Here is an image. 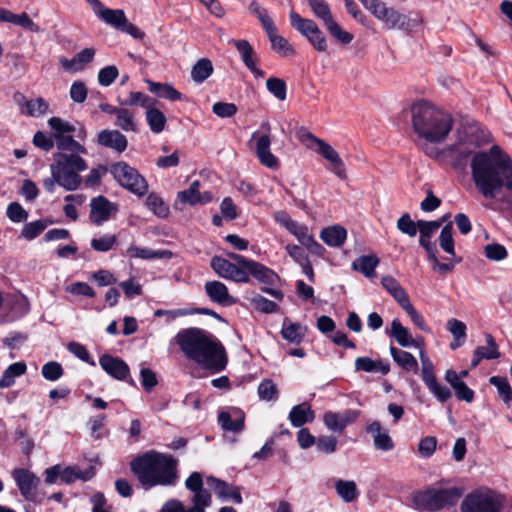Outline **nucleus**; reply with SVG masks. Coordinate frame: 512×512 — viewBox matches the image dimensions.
<instances>
[{
    "mask_svg": "<svg viewBox=\"0 0 512 512\" xmlns=\"http://www.w3.org/2000/svg\"><path fill=\"white\" fill-rule=\"evenodd\" d=\"M475 149L472 141L461 140L443 153L457 170H464L471 157V175L477 191L487 200L512 208V158L498 145L488 151Z\"/></svg>",
    "mask_w": 512,
    "mask_h": 512,
    "instance_id": "f257e3e1",
    "label": "nucleus"
},
{
    "mask_svg": "<svg viewBox=\"0 0 512 512\" xmlns=\"http://www.w3.org/2000/svg\"><path fill=\"white\" fill-rule=\"evenodd\" d=\"M175 341L186 358L203 368L213 372L225 369V348L212 333L196 327L185 328L176 334Z\"/></svg>",
    "mask_w": 512,
    "mask_h": 512,
    "instance_id": "f03ea898",
    "label": "nucleus"
},
{
    "mask_svg": "<svg viewBox=\"0 0 512 512\" xmlns=\"http://www.w3.org/2000/svg\"><path fill=\"white\" fill-rule=\"evenodd\" d=\"M130 467L145 488L173 486L178 480L177 460L170 455L151 451L133 459Z\"/></svg>",
    "mask_w": 512,
    "mask_h": 512,
    "instance_id": "7ed1b4c3",
    "label": "nucleus"
},
{
    "mask_svg": "<svg viewBox=\"0 0 512 512\" xmlns=\"http://www.w3.org/2000/svg\"><path fill=\"white\" fill-rule=\"evenodd\" d=\"M412 126L417 135L428 142L440 143L453 127L452 116L426 101L411 106Z\"/></svg>",
    "mask_w": 512,
    "mask_h": 512,
    "instance_id": "20e7f679",
    "label": "nucleus"
},
{
    "mask_svg": "<svg viewBox=\"0 0 512 512\" xmlns=\"http://www.w3.org/2000/svg\"><path fill=\"white\" fill-rule=\"evenodd\" d=\"M462 494L461 488L438 482L415 493L412 502L420 512H438L455 506Z\"/></svg>",
    "mask_w": 512,
    "mask_h": 512,
    "instance_id": "39448f33",
    "label": "nucleus"
},
{
    "mask_svg": "<svg viewBox=\"0 0 512 512\" xmlns=\"http://www.w3.org/2000/svg\"><path fill=\"white\" fill-rule=\"evenodd\" d=\"M54 162L50 172H54L59 180V186L66 191L77 190L81 183V172L88 169V163L76 153L58 152L54 154Z\"/></svg>",
    "mask_w": 512,
    "mask_h": 512,
    "instance_id": "423d86ee",
    "label": "nucleus"
},
{
    "mask_svg": "<svg viewBox=\"0 0 512 512\" xmlns=\"http://www.w3.org/2000/svg\"><path fill=\"white\" fill-rule=\"evenodd\" d=\"M462 512H502L504 496L493 490H475L467 494L461 503Z\"/></svg>",
    "mask_w": 512,
    "mask_h": 512,
    "instance_id": "0eeeda50",
    "label": "nucleus"
},
{
    "mask_svg": "<svg viewBox=\"0 0 512 512\" xmlns=\"http://www.w3.org/2000/svg\"><path fill=\"white\" fill-rule=\"evenodd\" d=\"M228 259L221 256H214L210 261L212 270L223 279L231 280L236 283H248L249 277L245 272L243 262L236 257H243L240 254L227 252Z\"/></svg>",
    "mask_w": 512,
    "mask_h": 512,
    "instance_id": "6e6552de",
    "label": "nucleus"
},
{
    "mask_svg": "<svg viewBox=\"0 0 512 512\" xmlns=\"http://www.w3.org/2000/svg\"><path fill=\"white\" fill-rule=\"evenodd\" d=\"M297 136L300 141L307 142L310 141L317 145V153H319L324 159H326L331 167L330 170L340 179L346 178V169L344 162L339 156L338 152L327 142L324 140L317 138L311 132L306 130L305 128H300L297 132Z\"/></svg>",
    "mask_w": 512,
    "mask_h": 512,
    "instance_id": "1a4fd4ad",
    "label": "nucleus"
},
{
    "mask_svg": "<svg viewBox=\"0 0 512 512\" xmlns=\"http://www.w3.org/2000/svg\"><path fill=\"white\" fill-rule=\"evenodd\" d=\"M111 172L118 183L132 193L142 196L148 190L146 180L138 171L125 162H118L111 167Z\"/></svg>",
    "mask_w": 512,
    "mask_h": 512,
    "instance_id": "9d476101",
    "label": "nucleus"
},
{
    "mask_svg": "<svg viewBox=\"0 0 512 512\" xmlns=\"http://www.w3.org/2000/svg\"><path fill=\"white\" fill-rule=\"evenodd\" d=\"M308 4L314 15L323 21L328 32L340 43L349 44L353 40V35L343 30L334 20L329 5L325 0H308Z\"/></svg>",
    "mask_w": 512,
    "mask_h": 512,
    "instance_id": "9b49d317",
    "label": "nucleus"
},
{
    "mask_svg": "<svg viewBox=\"0 0 512 512\" xmlns=\"http://www.w3.org/2000/svg\"><path fill=\"white\" fill-rule=\"evenodd\" d=\"M419 357L421 361V376L424 384L430 393L441 403L446 402L451 397V391L448 387L440 384L434 374V365L426 355L424 346L420 348Z\"/></svg>",
    "mask_w": 512,
    "mask_h": 512,
    "instance_id": "f8f14e48",
    "label": "nucleus"
},
{
    "mask_svg": "<svg viewBox=\"0 0 512 512\" xmlns=\"http://www.w3.org/2000/svg\"><path fill=\"white\" fill-rule=\"evenodd\" d=\"M375 18L383 22L387 29L412 31L422 24L421 17L409 18L394 8L387 7L385 3H383L382 7L378 10Z\"/></svg>",
    "mask_w": 512,
    "mask_h": 512,
    "instance_id": "ddd939ff",
    "label": "nucleus"
},
{
    "mask_svg": "<svg viewBox=\"0 0 512 512\" xmlns=\"http://www.w3.org/2000/svg\"><path fill=\"white\" fill-rule=\"evenodd\" d=\"M12 477L25 500L30 502L38 501V487L41 483L39 477L25 468H15L12 471Z\"/></svg>",
    "mask_w": 512,
    "mask_h": 512,
    "instance_id": "4468645a",
    "label": "nucleus"
},
{
    "mask_svg": "<svg viewBox=\"0 0 512 512\" xmlns=\"http://www.w3.org/2000/svg\"><path fill=\"white\" fill-rule=\"evenodd\" d=\"M185 486L190 491L194 492L191 498L192 507L189 512H205V509L211 505V494L209 491L203 489L202 476L198 472H193L186 479Z\"/></svg>",
    "mask_w": 512,
    "mask_h": 512,
    "instance_id": "2eb2a0df",
    "label": "nucleus"
},
{
    "mask_svg": "<svg viewBox=\"0 0 512 512\" xmlns=\"http://www.w3.org/2000/svg\"><path fill=\"white\" fill-rule=\"evenodd\" d=\"M360 415L361 411L355 409H347L342 412L327 411L323 415V422L328 430L341 433L348 425L354 423Z\"/></svg>",
    "mask_w": 512,
    "mask_h": 512,
    "instance_id": "dca6fc26",
    "label": "nucleus"
},
{
    "mask_svg": "<svg viewBox=\"0 0 512 512\" xmlns=\"http://www.w3.org/2000/svg\"><path fill=\"white\" fill-rule=\"evenodd\" d=\"M261 127L265 130L266 133L256 138V155L262 165L270 169H277L279 167V160L270 151V124L268 122H264L262 123Z\"/></svg>",
    "mask_w": 512,
    "mask_h": 512,
    "instance_id": "f3484780",
    "label": "nucleus"
},
{
    "mask_svg": "<svg viewBox=\"0 0 512 512\" xmlns=\"http://www.w3.org/2000/svg\"><path fill=\"white\" fill-rule=\"evenodd\" d=\"M94 14L107 25L120 30L126 23V15L121 9H110L103 5L100 0H90Z\"/></svg>",
    "mask_w": 512,
    "mask_h": 512,
    "instance_id": "a211bd4d",
    "label": "nucleus"
},
{
    "mask_svg": "<svg viewBox=\"0 0 512 512\" xmlns=\"http://www.w3.org/2000/svg\"><path fill=\"white\" fill-rule=\"evenodd\" d=\"M116 211L117 207L114 203L110 202L104 196H98L93 198L90 202L89 218L95 225L100 226L108 221L112 213Z\"/></svg>",
    "mask_w": 512,
    "mask_h": 512,
    "instance_id": "6ab92c4d",
    "label": "nucleus"
},
{
    "mask_svg": "<svg viewBox=\"0 0 512 512\" xmlns=\"http://www.w3.org/2000/svg\"><path fill=\"white\" fill-rule=\"evenodd\" d=\"M236 259L243 262L245 272L249 278L253 276L258 281L268 285L274 284L278 279V275L272 269L255 260L246 257H236Z\"/></svg>",
    "mask_w": 512,
    "mask_h": 512,
    "instance_id": "aec40b11",
    "label": "nucleus"
},
{
    "mask_svg": "<svg viewBox=\"0 0 512 512\" xmlns=\"http://www.w3.org/2000/svg\"><path fill=\"white\" fill-rule=\"evenodd\" d=\"M99 365L109 376L119 381L125 380L130 374V369L126 362L110 354L100 356Z\"/></svg>",
    "mask_w": 512,
    "mask_h": 512,
    "instance_id": "412c9836",
    "label": "nucleus"
},
{
    "mask_svg": "<svg viewBox=\"0 0 512 512\" xmlns=\"http://www.w3.org/2000/svg\"><path fill=\"white\" fill-rule=\"evenodd\" d=\"M365 430L371 435L375 449L387 452L394 448V442L388 430L382 426L380 421L374 420L370 422Z\"/></svg>",
    "mask_w": 512,
    "mask_h": 512,
    "instance_id": "4be33fe9",
    "label": "nucleus"
},
{
    "mask_svg": "<svg viewBox=\"0 0 512 512\" xmlns=\"http://www.w3.org/2000/svg\"><path fill=\"white\" fill-rule=\"evenodd\" d=\"M218 422L225 431L241 433L245 428V414L238 408H232L222 411L218 415Z\"/></svg>",
    "mask_w": 512,
    "mask_h": 512,
    "instance_id": "5701e85b",
    "label": "nucleus"
},
{
    "mask_svg": "<svg viewBox=\"0 0 512 512\" xmlns=\"http://www.w3.org/2000/svg\"><path fill=\"white\" fill-rule=\"evenodd\" d=\"M204 290L208 298L214 303L222 306H230L235 303V298L229 294L227 286L218 280L206 282Z\"/></svg>",
    "mask_w": 512,
    "mask_h": 512,
    "instance_id": "b1692460",
    "label": "nucleus"
},
{
    "mask_svg": "<svg viewBox=\"0 0 512 512\" xmlns=\"http://www.w3.org/2000/svg\"><path fill=\"white\" fill-rule=\"evenodd\" d=\"M389 335L393 337L401 347L421 348L424 346L423 339H413L409 330L402 325L399 319L395 318L391 322Z\"/></svg>",
    "mask_w": 512,
    "mask_h": 512,
    "instance_id": "393cba45",
    "label": "nucleus"
},
{
    "mask_svg": "<svg viewBox=\"0 0 512 512\" xmlns=\"http://www.w3.org/2000/svg\"><path fill=\"white\" fill-rule=\"evenodd\" d=\"M207 483L211 486L215 494L221 499H231L236 504H241L243 499L240 493V488L234 485H230L224 481H221L215 477H208Z\"/></svg>",
    "mask_w": 512,
    "mask_h": 512,
    "instance_id": "a878e982",
    "label": "nucleus"
},
{
    "mask_svg": "<svg viewBox=\"0 0 512 512\" xmlns=\"http://www.w3.org/2000/svg\"><path fill=\"white\" fill-rule=\"evenodd\" d=\"M98 143L104 147L114 149L118 152H123L128 145L125 135L118 130H102L98 134Z\"/></svg>",
    "mask_w": 512,
    "mask_h": 512,
    "instance_id": "bb28decb",
    "label": "nucleus"
},
{
    "mask_svg": "<svg viewBox=\"0 0 512 512\" xmlns=\"http://www.w3.org/2000/svg\"><path fill=\"white\" fill-rule=\"evenodd\" d=\"M3 304L12 313V318L21 317L29 311V303L27 298L22 294H9L3 297Z\"/></svg>",
    "mask_w": 512,
    "mask_h": 512,
    "instance_id": "cd10ccee",
    "label": "nucleus"
},
{
    "mask_svg": "<svg viewBox=\"0 0 512 512\" xmlns=\"http://www.w3.org/2000/svg\"><path fill=\"white\" fill-rule=\"evenodd\" d=\"M314 419L315 412L307 402L293 406L289 413V420L294 427H301L306 423H311Z\"/></svg>",
    "mask_w": 512,
    "mask_h": 512,
    "instance_id": "c85d7f7f",
    "label": "nucleus"
},
{
    "mask_svg": "<svg viewBox=\"0 0 512 512\" xmlns=\"http://www.w3.org/2000/svg\"><path fill=\"white\" fill-rule=\"evenodd\" d=\"M116 119L114 125L124 132H138V122L135 117V113L123 106L119 107L118 112L115 115Z\"/></svg>",
    "mask_w": 512,
    "mask_h": 512,
    "instance_id": "c756f323",
    "label": "nucleus"
},
{
    "mask_svg": "<svg viewBox=\"0 0 512 512\" xmlns=\"http://www.w3.org/2000/svg\"><path fill=\"white\" fill-rule=\"evenodd\" d=\"M390 354L397 365L403 370L413 373L418 372L417 359L411 353L391 346Z\"/></svg>",
    "mask_w": 512,
    "mask_h": 512,
    "instance_id": "7c9ffc66",
    "label": "nucleus"
},
{
    "mask_svg": "<svg viewBox=\"0 0 512 512\" xmlns=\"http://www.w3.org/2000/svg\"><path fill=\"white\" fill-rule=\"evenodd\" d=\"M307 328L299 323H292L284 320L281 329L282 337L289 343L299 344L304 339Z\"/></svg>",
    "mask_w": 512,
    "mask_h": 512,
    "instance_id": "2f4dec72",
    "label": "nucleus"
},
{
    "mask_svg": "<svg viewBox=\"0 0 512 512\" xmlns=\"http://www.w3.org/2000/svg\"><path fill=\"white\" fill-rule=\"evenodd\" d=\"M289 18L291 26L307 39L319 28L312 19L302 18L294 10L290 11Z\"/></svg>",
    "mask_w": 512,
    "mask_h": 512,
    "instance_id": "473e14b6",
    "label": "nucleus"
},
{
    "mask_svg": "<svg viewBox=\"0 0 512 512\" xmlns=\"http://www.w3.org/2000/svg\"><path fill=\"white\" fill-rule=\"evenodd\" d=\"M149 91L155 93L158 97L170 101H178L182 99V94L176 90L171 84L158 83L151 80L146 81Z\"/></svg>",
    "mask_w": 512,
    "mask_h": 512,
    "instance_id": "72a5a7b5",
    "label": "nucleus"
},
{
    "mask_svg": "<svg viewBox=\"0 0 512 512\" xmlns=\"http://www.w3.org/2000/svg\"><path fill=\"white\" fill-rule=\"evenodd\" d=\"M347 236L346 230L338 225L327 227L322 229L320 238L329 246L339 247L341 246Z\"/></svg>",
    "mask_w": 512,
    "mask_h": 512,
    "instance_id": "f704fd0d",
    "label": "nucleus"
},
{
    "mask_svg": "<svg viewBox=\"0 0 512 512\" xmlns=\"http://www.w3.org/2000/svg\"><path fill=\"white\" fill-rule=\"evenodd\" d=\"M271 42L272 49L281 57L293 56L295 54L294 47L283 36L277 33V28L267 33Z\"/></svg>",
    "mask_w": 512,
    "mask_h": 512,
    "instance_id": "c9c22d12",
    "label": "nucleus"
},
{
    "mask_svg": "<svg viewBox=\"0 0 512 512\" xmlns=\"http://www.w3.org/2000/svg\"><path fill=\"white\" fill-rule=\"evenodd\" d=\"M354 365L356 371L380 372L383 375H386L390 371L388 364L383 363L381 360L374 361L370 357H358Z\"/></svg>",
    "mask_w": 512,
    "mask_h": 512,
    "instance_id": "e433bc0d",
    "label": "nucleus"
},
{
    "mask_svg": "<svg viewBox=\"0 0 512 512\" xmlns=\"http://www.w3.org/2000/svg\"><path fill=\"white\" fill-rule=\"evenodd\" d=\"M26 364L24 362H15L9 365L0 378V388H9L15 383L17 377L22 376L26 372Z\"/></svg>",
    "mask_w": 512,
    "mask_h": 512,
    "instance_id": "4c0bfd02",
    "label": "nucleus"
},
{
    "mask_svg": "<svg viewBox=\"0 0 512 512\" xmlns=\"http://www.w3.org/2000/svg\"><path fill=\"white\" fill-rule=\"evenodd\" d=\"M117 102L120 106L125 108L139 105L147 109L149 106L154 105V100L152 98L138 91H131L126 99L117 97Z\"/></svg>",
    "mask_w": 512,
    "mask_h": 512,
    "instance_id": "58836bf2",
    "label": "nucleus"
},
{
    "mask_svg": "<svg viewBox=\"0 0 512 512\" xmlns=\"http://www.w3.org/2000/svg\"><path fill=\"white\" fill-rule=\"evenodd\" d=\"M379 263V259L374 255H364L358 257L353 263L352 268L361 272L366 277H373L375 275V268Z\"/></svg>",
    "mask_w": 512,
    "mask_h": 512,
    "instance_id": "ea45409f",
    "label": "nucleus"
},
{
    "mask_svg": "<svg viewBox=\"0 0 512 512\" xmlns=\"http://www.w3.org/2000/svg\"><path fill=\"white\" fill-rule=\"evenodd\" d=\"M335 489L339 497L347 503L354 501L359 495L357 485L352 480H337Z\"/></svg>",
    "mask_w": 512,
    "mask_h": 512,
    "instance_id": "a19ab883",
    "label": "nucleus"
},
{
    "mask_svg": "<svg viewBox=\"0 0 512 512\" xmlns=\"http://www.w3.org/2000/svg\"><path fill=\"white\" fill-rule=\"evenodd\" d=\"M212 62L207 58L198 60L191 69V78L195 83H202L213 73Z\"/></svg>",
    "mask_w": 512,
    "mask_h": 512,
    "instance_id": "79ce46f5",
    "label": "nucleus"
},
{
    "mask_svg": "<svg viewBox=\"0 0 512 512\" xmlns=\"http://www.w3.org/2000/svg\"><path fill=\"white\" fill-rule=\"evenodd\" d=\"M146 121L150 130L158 134L165 128L166 117L159 109L152 105L146 109Z\"/></svg>",
    "mask_w": 512,
    "mask_h": 512,
    "instance_id": "37998d69",
    "label": "nucleus"
},
{
    "mask_svg": "<svg viewBox=\"0 0 512 512\" xmlns=\"http://www.w3.org/2000/svg\"><path fill=\"white\" fill-rule=\"evenodd\" d=\"M56 146L59 150H62L67 153H76L77 155L86 154L87 149L74 140V138L70 135H63L59 138L55 139Z\"/></svg>",
    "mask_w": 512,
    "mask_h": 512,
    "instance_id": "c03bdc74",
    "label": "nucleus"
},
{
    "mask_svg": "<svg viewBox=\"0 0 512 512\" xmlns=\"http://www.w3.org/2000/svg\"><path fill=\"white\" fill-rule=\"evenodd\" d=\"M200 182L198 180L193 181L189 188L178 192L177 198L182 203L189 205H196L200 203Z\"/></svg>",
    "mask_w": 512,
    "mask_h": 512,
    "instance_id": "a18cd8bd",
    "label": "nucleus"
},
{
    "mask_svg": "<svg viewBox=\"0 0 512 512\" xmlns=\"http://www.w3.org/2000/svg\"><path fill=\"white\" fill-rule=\"evenodd\" d=\"M246 67L256 62L255 51L247 40H232Z\"/></svg>",
    "mask_w": 512,
    "mask_h": 512,
    "instance_id": "49530a36",
    "label": "nucleus"
},
{
    "mask_svg": "<svg viewBox=\"0 0 512 512\" xmlns=\"http://www.w3.org/2000/svg\"><path fill=\"white\" fill-rule=\"evenodd\" d=\"M48 125L53 131L54 139L59 138L68 133H72L76 130L75 126L72 123L63 120L60 117H51L48 120Z\"/></svg>",
    "mask_w": 512,
    "mask_h": 512,
    "instance_id": "de8ad7c7",
    "label": "nucleus"
},
{
    "mask_svg": "<svg viewBox=\"0 0 512 512\" xmlns=\"http://www.w3.org/2000/svg\"><path fill=\"white\" fill-rule=\"evenodd\" d=\"M126 253L129 257H132V258H140V259L150 260V259H156V258H164L168 254V251H153L148 248H141V247L131 245L126 250Z\"/></svg>",
    "mask_w": 512,
    "mask_h": 512,
    "instance_id": "09e8293b",
    "label": "nucleus"
},
{
    "mask_svg": "<svg viewBox=\"0 0 512 512\" xmlns=\"http://www.w3.org/2000/svg\"><path fill=\"white\" fill-rule=\"evenodd\" d=\"M146 206L158 217L165 218L169 214V207L163 201V199L154 193H151L146 198Z\"/></svg>",
    "mask_w": 512,
    "mask_h": 512,
    "instance_id": "8fccbe9b",
    "label": "nucleus"
},
{
    "mask_svg": "<svg viewBox=\"0 0 512 512\" xmlns=\"http://www.w3.org/2000/svg\"><path fill=\"white\" fill-rule=\"evenodd\" d=\"M439 244L446 253L452 256L455 255L452 223H448L442 228L439 236Z\"/></svg>",
    "mask_w": 512,
    "mask_h": 512,
    "instance_id": "3c124183",
    "label": "nucleus"
},
{
    "mask_svg": "<svg viewBox=\"0 0 512 512\" xmlns=\"http://www.w3.org/2000/svg\"><path fill=\"white\" fill-rule=\"evenodd\" d=\"M48 103L43 98L39 97L26 101L25 113L31 117H40L48 111Z\"/></svg>",
    "mask_w": 512,
    "mask_h": 512,
    "instance_id": "603ef678",
    "label": "nucleus"
},
{
    "mask_svg": "<svg viewBox=\"0 0 512 512\" xmlns=\"http://www.w3.org/2000/svg\"><path fill=\"white\" fill-rule=\"evenodd\" d=\"M41 374L46 380L54 382L63 376L64 370L59 362L49 361L42 366Z\"/></svg>",
    "mask_w": 512,
    "mask_h": 512,
    "instance_id": "864d4df0",
    "label": "nucleus"
},
{
    "mask_svg": "<svg viewBox=\"0 0 512 512\" xmlns=\"http://www.w3.org/2000/svg\"><path fill=\"white\" fill-rule=\"evenodd\" d=\"M267 90L277 99L283 101L286 99V83L281 78L270 77L266 81Z\"/></svg>",
    "mask_w": 512,
    "mask_h": 512,
    "instance_id": "5fc2aeb1",
    "label": "nucleus"
},
{
    "mask_svg": "<svg viewBox=\"0 0 512 512\" xmlns=\"http://www.w3.org/2000/svg\"><path fill=\"white\" fill-rule=\"evenodd\" d=\"M47 227L46 221L37 220L27 223L21 230V236L27 240H32L40 235Z\"/></svg>",
    "mask_w": 512,
    "mask_h": 512,
    "instance_id": "6e6d98bb",
    "label": "nucleus"
},
{
    "mask_svg": "<svg viewBox=\"0 0 512 512\" xmlns=\"http://www.w3.org/2000/svg\"><path fill=\"white\" fill-rule=\"evenodd\" d=\"M489 382L497 388L504 402L509 403L512 401V388L506 378L493 376L489 379Z\"/></svg>",
    "mask_w": 512,
    "mask_h": 512,
    "instance_id": "4d7b16f0",
    "label": "nucleus"
},
{
    "mask_svg": "<svg viewBox=\"0 0 512 512\" xmlns=\"http://www.w3.org/2000/svg\"><path fill=\"white\" fill-rule=\"evenodd\" d=\"M258 395L265 401L276 400L278 398V389L270 379L263 380L258 386Z\"/></svg>",
    "mask_w": 512,
    "mask_h": 512,
    "instance_id": "13d9d810",
    "label": "nucleus"
},
{
    "mask_svg": "<svg viewBox=\"0 0 512 512\" xmlns=\"http://www.w3.org/2000/svg\"><path fill=\"white\" fill-rule=\"evenodd\" d=\"M92 477L91 472H81L76 467H66L60 470V479L64 483H71L76 479L88 480Z\"/></svg>",
    "mask_w": 512,
    "mask_h": 512,
    "instance_id": "bf43d9fd",
    "label": "nucleus"
},
{
    "mask_svg": "<svg viewBox=\"0 0 512 512\" xmlns=\"http://www.w3.org/2000/svg\"><path fill=\"white\" fill-rule=\"evenodd\" d=\"M117 241L115 235L105 234L99 238H93L91 240V247L98 252H107L111 250Z\"/></svg>",
    "mask_w": 512,
    "mask_h": 512,
    "instance_id": "052dcab7",
    "label": "nucleus"
},
{
    "mask_svg": "<svg viewBox=\"0 0 512 512\" xmlns=\"http://www.w3.org/2000/svg\"><path fill=\"white\" fill-rule=\"evenodd\" d=\"M486 343L487 346H478L476 348L477 351L480 352V355L484 359H497L500 357V353L498 351V346L491 334H486Z\"/></svg>",
    "mask_w": 512,
    "mask_h": 512,
    "instance_id": "680f3d73",
    "label": "nucleus"
},
{
    "mask_svg": "<svg viewBox=\"0 0 512 512\" xmlns=\"http://www.w3.org/2000/svg\"><path fill=\"white\" fill-rule=\"evenodd\" d=\"M397 228L403 234L414 237L418 231V221L415 223L408 213L403 214L397 221Z\"/></svg>",
    "mask_w": 512,
    "mask_h": 512,
    "instance_id": "e2e57ef3",
    "label": "nucleus"
},
{
    "mask_svg": "<svg viewBox=\"0 0 512 512\" xmlns=\"http://www.w3.org/2000/svg\"><path fill=\"white\" fill-rule=\"evenodd\" d=\"M485 256L492 261L504 260L508 253L506 248L498 243L488 244L484 247Z\"/></svg>",
    "mask_w": 512,
    "mask_h": 512,
    "instance_id": "0e129e2a",
    "label": "nucleus"
},
{
    "mask_svg": "<svg viewBox=\"0 0 512 512\" xmlns=\"http://www.w3.org/2000/svg\"><path fill=\"white\" fill-rule=\"evenodd\" d=\"M118 68L114 65L102 68L98 73V82L100 85L107 87L110 86L118 77Z\"/></svg>",
    "mask_w": 512,
    "mask_h": 512,
    "instance_id": "69168bd1",
    "label": "nucleus"
},
{
    "mask_svg": "<svg viewBox=\"0 0 512 512\" xmlns=\"http://www.w3.org/2000/svg\"><path fill=\"white\" fill-rule=\"evenodd\" d=\"M11 23L20 26L31 32H38L39 27L33 22L29 15L25 12L21 14H12Z\"/></svg>",
    "mask_w": 512,
    "mask_h": 512,
    "instance_id": "338daca9",
    "label": "nucleus"
},
{
    "mask_svg": "<svg viewBox=\"0 0 512 512\" xmlns=\"http://www.w3.org/2000/svg\"><path fill=\"white\" fill-rule=\"evenodd\" d=\"M212 111L220 118H230L237 112V107L233 103L216 102L212 106Z\"/></svg>",
    "mask_w": 512,
    "mask_h": 512,
    "instance_id": "774afa93",
    "label": "nucleus"
}]
</instances>
